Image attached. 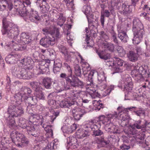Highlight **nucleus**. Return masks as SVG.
I'll list each match as a JSON object with an SVG mask.
<instances>
[{"label":"nucleus","instance_id":"bf43d9fd","mask_svg":"<svg viewBox=\"0 0 150 150\" xmlns=\"http://www.w3.org/2000/svg\"><path fill=\"white\" fill-rule=\"evenodd\" d=\"M123 63L124 61L122 60L119 58H117L116 60L115 64L120 66H122L123 65Z\"/></svg>","mask_w":150,"mask_h":150},{"label":"nucleus","instance_id":"7ed1b4c3","mask_svg":"<svg viewBox=\"0 0 150 150\" xmlns=\"http://www.w3.org/2000/svg\"><path fill=\"white\" fill-rule=\"evenodd\" d=\"M60 76L61 77L64 78L66 80L67 84L64 86L65 90L69 89L70 86L82 88L84 86L83 82L74 75L72 76L69 75L67 76L65 74L62 73Z\"/></svg>","mask_w":150,"mask_h":150},{"label":"nucleus","instance_id":"79ce46f5","mask_svg":"<svg viewBox=\"0 0 150 150\" xmlns=\"http://www.w3.org/2000/svg\"><path fill=\"white\" fill-rule=\"evenodd\" d=\"M85 32L86 33V38L85 40L86 42H87V44H90L91 45L93 44V43L94 42L93 40H91L89 42H88L89 40L88 38L91 36V35H90V34L89 33V31L88 30V28H86L85 29Z\"/></svg>","mask_w":150,"mask_h":150},{"label":"nucleus","instance_id":"338daca9","mask_svg":"<svg viewBox=\"0 0 150 150\" xmlns=\"http://www.w3.org/2000/svg\"><path fill=\"white\" fill-rule=\"evenodd\" d=\"M48 103L50 106L54 108L56 104V101L53 100H50L48 101Z\"/></svg>","mask_w":150,"mask_h":150},{"label":"nucleus","instance_id":"5701e85b","mask_svg":"<svg viewBox=\"0 0 150 150\" xmlns=\"http://www.w3.org/2000/svg\"><path fill=\"white\" fill-rule=\"evenodd\" d=\"M20 40L25 44H28L31 41V37L28 33H22L21 34Z\"/></svg>","mask_w":150,"mask_h":150},{"label":"nucleus","instance_id":"6e6552de","mask_svg":"<svg viewBox=\"0 0 150 150\" xmlns=\"http://www.w3.org/2000/svg\"><path fill=\"white\" fill-rule=\"evenodd\" d=\"M74 93L73 96L74 97V99L71 97H69L66 98L64 100L60 102L59 105L61 107L69 108L76 103V99L80 97V92L79 91L75 92Z\"/></svg>","mask_w":150,"mask_h":150},{"label":"nucleus","instance_id":"39448f33","mask_svg":"<svg viewBox=\"0 0 150 150\" xmlns=\"http://www.w3.org/2000/svg\"><path fill=\"white\" fill-rule=\"evenodd\" d=\"M8 112L9 114L8 117H17L21 116L24 113V109L22 104L9 106Z\"/></svg>","mask_w":150,"mask_h":150},{"label":"nucleus","instance_id":"2eb2a0df","mask_svg":"<svg viewBox=\"0 0 150 150\" xmlns=\"http://www.w3.org/2000/svg\"><path fill=\"white\" fill-rule=\"evenodd\" d=\"M76 128V124H73L71 126L68 125L64 126L62 127L61 129L64 133L69 134L71 133Z\"/></svg>","mask_w":150,"mask_h":150},{"label":"nucleus","instance_id":"a211bd4d","mask_svg":"<svg viewBox=\"0 0 150 150\" xmlns=\"http://www.w3.org/2000/svg\"><path fill=\"white\" fill-rule=\"evenodd\" d=\"M83 11L86 15L88 22H89V19L93 18V15L91 10V7L89 6H83Z\"/></svg>","mask_w":150,"mask_h":150},{"label":"nucleus","instance_id":"4d7b16f0","mask_svg":"<svg viewBox=\"0 0 150 150\" xmlns=\"http://www.w3.org/2000/svg\"><path fill=\"white\" fill-rule=\"evenodd\" d=\"M98 85L96 86V87H98L99 89L101 91L105 89L106 87V85L105 83L104 82L102 83V82H99Z\"/></svg>","mask_w":150,"mask_h":150},{"label":"nucleus","instance_id":"5fc2aeb1","mask_svg":"<svg viewBox=\"0 0 150 150\" xmlns=\"http://www.w3.org/2000/svg\"><path fill=\"white\" fill-rule=\"evenodd\" d=\"M94 104H96L94 105V110L98 111L100 110L101 108H103V104L96 100H94Z\"/></svg>","mask_w":150,"mask_h":150},{"label":"nucleus","instance_id":"c9c22d12","mask_svg":"<svg viewBox=\"0 0 150 150\" xmlns=\"http://www.w3.org/2000/svg\"><path fill=\"white\" fill-rule=\"evenodd\" d=\"M89 135L88 133L87 132H80L78 131L76 132V137L79 139H83L84 137H87Z\"/></svg>","mask_w":150,"mask_h":150},{"label":"nucleus","instance_id":"603ef678","mask_svg":"<svg viewBox=\"0 0 150 150\" xmlns=\"http://www.w3.org/2000/svg\"><path fill=\"white\" fill-rule=\"evenodd\" d=\"M42 123L41 125H42V127L44 128L45 130L47 132L50 133L52 135L53 134V130L51 129V126L47 125L46 126L44 124L42 125Z\"/></svg>","mask_w":150,"mask_h":150},{"label":"nucleus","instance_id":"1a4fd4ad","mask_svg":"<svg viewBox=\"0 0 150 150\" xmlns=\"http://www.w3.org/2000/svg\"><path fill=\"white\" fill-rule=\"evenodd\" d=\"M123 83H122L121 87H124L125 91L128 92H130L133 87V84L132 82L131 77L129 75L127 74L123 75L122 77Z\"/></svg>","mask_w":150,"mask_h":150},{"label":"nucleus","instance_id":"20e7f679","mask_svg":"<svg viewBox=\"0 0 150 150\" xmlns=\"http://www.w3.org/2000/svg\"><path fill=\"white\" fill-rule=\"evenodd\" d=\"M43 32V34L45 35L50 34L53 37L52 39L49 36H46L44 37L40 40V44L43 47H48L50 45H52L55 43V38L54 37L55 33V30L53 29L51 30L50 28L48 27L45 28L42 30Z\"/></svg>","mask_w":150,"mask_h":150},{"label":"nucleus","instance_id":"58836bf2","mask_svg":"<svg viewBox=\"0 0 150 150\" xmlns=\"http://www.w3.org/2000/svg\"><path fill=\"white\" fill-rule=\"evenodd\" d=\"M20 143H17L16 144L18 147H23L26 146L28 144L29 141L28 139L25 137L22 139Z\"/></svg>","mask_w":150,"mask_h":150},{"label":"nucleus","instance_id":"49530a36","mask_svg":"<svg viewBox=\"0 0 150 150\" xmlns=\"http://www.w3.org/2000/svg\"><path fill=\"white\" fill-rule=\"evenodd\" d=\"M1 2L2 4H6L8 5V8L9 10H11L13 8V5L10 0H1Z\"/></svg>","mask_w":150,"mask_h":150},{"label":"nucleus","instance_id":"473e14b6","mask_svg":"<svg viewBox=\"0 0 150 150\" xmlns=\"http://www.w3.org/2000/svg\"><path fill=\"white\" fill-rule=\"evenodd\" d=\"M14 97L16 104H22L21 102L23 99V96L22 95L20 92L16 94Z\"/></svg>","mask_w":150,"mask_h":150},{"label":"nucleus","instance_id":"de8ad7c7","mask_svg":"<svg viewBox=\"0 0 150 150\" xmlns=\"http://www.w3.org/2000/svg\"><path fill=\"white\" fill-rule=\"evenodd\" d=\"M74 72L75 74L77 76H80L81 74V69L80 66L78 64H76L74 67Z\"/></svg>","mask_w":150,"mask_h":150},{"label":"nucleus","instance_id":"a878e982","mask_svg":"<svg viewBox=\"0 0 150 150\" xmlns=\"http://www.w3.org/2000/svg\"><path fill=\"white\" fill-rule=\"evenodd\" d=\"M24 100L25 103L28 104L29 105H34L36 104L38 102V99L35 96L33 97L30 96L28 97Z\"/></svg>","mask_w":150,"mask_h":150},{"label":"nucleus","instance_id":"9d476101","mask_svg":"<svg viewBox=\"0 0 150 150\" xmlns=\"http://www.w3.org/2000/svg\"><path fill=\"white\" fill-rule=\"evenodd\" d=\"M72 113L74 119L76 120H79L86 112L83 109L76 107L73 109Z\"/></svg>","mask_w":150,"mask_h":150},{"label":"nucleus","instance_id":"9b49d317","mask_svg":"<svg viewBox=\"0 0 150 150\" xmlns=\"http://www.w3.org/2000/svg\"><path fill=\"white\" fill-rule=\"evenodd\" d=\"M144 124H142V121L141 120H139L136 122L135 123L132 125L130 127V130L131 133L133 134L137 133L136 132V129H141L143 132V128H144Z\"/></svg>","mask_w":150,"mask_h":150},{"label":"nucleus","instance_id":"09e8293b","mask_svg":"<svg viewBox=\"0 0 150 150\" xmlns=\"http://www.w3.org/2000/svg\"><path fill=\"white\" fill-rule=\"evenodd\" d=\"M111 38L113 42L116 44H118V41L117 37V34L113 30H112L110 32Z\"/></svg>","mask_w":150,"mask_h":150},{"label":"nucleus","instance_id":"ea45409f","mask_svg":"<svg viewBox=\"0 0 150 150\" xmlns=\"http://www.w3.org/2000/svg\"><path fill=\"white\" fill-rule=\"evenodd\" d=\"M67 141L68 144L71 145H73V144H76L77 142L76 139L71 136L68 137Z\"/></svg>","mask_w":150,"mask_h":150},{"label":"nucleus","instance_id":"4468645a","mask_svg":"<svg viewBox=\"0 0 150 150\" xmlns=\"http://www.w3.org/2000/svg\"><path fill=\"white\" fill-rule=\"evenodd\" d=\"M27 17L30 21L36 23H37L38 21L40 19V17L38 15L37 12L34 11H30L29 14L28 13Z\"/></svg>","mask_w":150,"mask_h":150},{"label":"nucleus","instance_id":"8fccbe9b","mask_svg":"<svg viewBox=\"0 0 150 150\" xmlns=\"http://www.w3.org/2000/svg\"><path fill=\"white\" fill-rule=\"evenodd\" d=\"M36 98L39 100H44L45 98V96L41 91H38L36 92Z\"/></svg>","mask_w":150,"mask_h":150},{"label":"nucleus","instance_id":"4c0bfd02","mask_svg":"<svg viewBox=\"0 0 150 150\" xmlns=\"http://www.w3.org/2000/svg\"><path fill=\"white\" fill-rule=\"evenodd\" d=\"M32 59L30 57H28L26 58H24L20 60V62L23 64L25 65L30 64L31 62Z\"/></svg>","mask_w":150,"mask_h":150},{"label":"nucleus","instance_id":"864d4df0","mask_svg":"<svg viewBox=\"0 0 150 150\" xmlns=\"http://www.w3.org/2000/svg\"><path fill=\"white\" fill-rule=\"evenodd\" d=\"M144 128H143V132L147 130L150 131V122H148L146 121H144L143 122Z\"/></svg>","mask_w":150,"mask_h":150},{"label":"nucleus","instance_id":"6e6d98bb","mask_svg":"<svg viewBox=\"0 0 150 150\" xmlns=\"http://www.w3.org/2000/svg\"><path fill=\"white\" fill-rule=\"evenodd\" d=\"M53 115L50 116V121L53 123L54 120L59 115V112H54L53 113Z\"/></svg>","mask_w":150,"mask_h":150},{"label":"nucleus","instance_id":"72a5a7b5","mask_svg":"<svg viewBox=\"0 0 150 150\" xmlns=\"http://www.w3.org/2000/svg\"><path fill=\"white\" fill-rule=\"evenodd\" d=\"M130 6L129 5H127L125 4H123L122 13L124 15H127L132 11V10L131 9H130Z\"/></svg>","mask_w":150,"mask_h":150},{"label":"nucleus","instance_id":"c03bdc74","mask_svg":"<svg viewBox=\"0 0 150 150\" xmlns=\"http://www.w3.org/2000/svg\"><path fill=\"white\" fill-rule=\"evenodd\" d=\"M30 84L36 92L40 90V88L39 86L40 84L39 83L33 81L31 82Z\"/></svg>","mask_w":150,"mask_h":150},{"label":"nucleus","instance_id":"7c9ffc66","mask_svg":"<svg viewBox=\"0 0 150 150\" xmlns=\"http://www.w3.org/2000/svg\"><path fill=\"white\" fill-rule=\"evenodd\" d=\"M127 56L129 59L132 62H135L138 59L137 54L133 51L129 52Z\"/></svg>","mask_w":150,"mask_h":150},{"label":"nucleus","instance_id":"774afa93","mask_svg":"<svg viewBox=\"0 0 150 150\" xmlns=\"http://www.w3.org/2000/svg\"><path fill=\"white\" fill-rule=\"evenodd\" d=\"M100 35L105 40H107L109 39V37L107 34L105 33L104 31L101 32Z\"/></svg>","mask_w":150,"mask_h":150},{"label":"nucleus","instance_id":"f8f14e48","mask_svg":"<svg viewBox=\"0 0 150 150\" xmlns=\"http://www.w3.org/2000/svg\"><path fill=\"white\" fill-rule=\"evenodd\" d=\"M136 108V107H131L127 108H125L122 106H119L117 108V110L119 111V112L118 114H117V112H115L113 114H110L109 116L112 119L118 118L119 117L120 114L121 112H121H124V111H126L127 110H134Z\"/></svg>","mask_w":150,"mask_h":150},{"label":"nucleus","instance_id":"6ab92c4d","mask_svg":"<svg viewBox=\"0 0 150 150\" xmlns=\"http://www.w3.org/2000/svg\"><path fill=\"white\" fill-rule=\"evenodd\" d=\"M32 122L28 121L23 118H20L19 120L18 125L22 128H26L27 130L28 127L32 126Z\"/></svg>","mask_w":150,"mask_h":150},{"label":"nucleus","instance_id":"bb28decb","mask_svg":"<svg viewBox=\"0 0 150 150\" xmlns=\"http://www.w3.org/2000/svg\"><path fill=\"white\" fill-rule=\"evenodd\" d=\"M96 52L99 57L102 59L106 60L110 57V54L106 53L105 51H100L96 50Z\"/></svg>","mask_w":150,"mask_h":150},{"label":"nucleus","instance_id":"2f4dec72","mask_svg":"<svg viewBox=\"0 0 150 150\" xmlns=\"http://www.w3.org/2000/svg\"><path fill=\"white\" fill-rule=\"evenodd\" d=\"M102 13V12L100 18V21L102 25L103 26L104 24V16H105L107 17H109L110 15V12L109 11V10H103V14Z\"/></svg>","mask_w":150,"mask_h":150},{"label":"nucleus","instance_id":"f257e3e1","mask_svg":"<svg viewBox=\"0 0 150 150\" xmlns=\"http://www.w3.org/2000/svg\"><path fill=\"white\" fill-rule=\"evenodd\" d=\"M2 23L4 28L2 30L3 34H7L9 37L16 39L19 35L18 26L11 22H7L5 18L3 19Z\"/></svg>","mask_w":150,"mask_h":150},{"label":"nucleus","instance_id":"0e129e2a","mask_svg":"<svg viewBox=\"0 0 150 150\" xmlns=\"http://www.w3.org/2000/svg\"><path fill=\"white\" fill-rule=\"evenodd\" d=\"M54 142L48 144L44 148V150H51L52 149H54Z\"/></svg>","mask_w":150,"mask_h":150},{"label":"nucleus","instance_id":"393cba45","mask_svg":"<svg viewBox=\"0 0 150 150\" xmlns=\"http://www.w3.org/2000/svg\"><path fill=\"white\" fill-rule=\"evenodd\" d=\"M27 131L29 134L32 135L35 137H36L39 132V130L35 129L33 125L30 127H28Z\"/></svg>","mask_w":150,"mask_h":150},{"label":"nucleus","instance_id":"f03ea898","mask_svg":"<svg viewBox=\"0 0 150 150\" xmlns=\"http://www.w3.org/2000/svg\"><path fill=\"white\" fill-rule=\"evenodd\" d=\"M143 25L138 18H135L133 21V31L134 37L133 43L134 44H138L140 42L144 34Z\"/></svg>","mask_w":150,"mask_h":150},{"label":"nucleus","instance_id":"c85d7f7f","mask_svg":"<svg viewBox=\"0 0 150 150\" xmlns=\"http://www.w3.org/2000/svg\"><path fill=\"white\" fill-rule=\"evenodd\" d=\"M67 7L69 10H74L75 6L73 2V0H64Z\"/></svg>","mask_w":150,"mask_h":150},{"label":"nucleus","instance_id":"423d86ee","mask_svg":"<svg viewBox=\"0 0 150 150\" xmlns=\"http://www.w3.org/2000/svg\"><path fill=\"white\" fill-rule=\"evenodd\" d=\"M134 69L132 71L131 75L135 81L138 82L144 80V78L142 76V74H147L148 76L149 74L147 72L146 70L144 69L142 67H139L137 65L134 66Z\"/></svg>","mask_w":150,"mask_h":150},{"label":"nucleus","instance_id":"e2e57ef3","mask_svg":"<svg viewBox=\"0 0 150 150\" xmlns=\"http://www.w3.org/2000/svg\"><path fill=\"white\" fill-rule=\"evenodd\" d=\"M135 113L137 116H140L142 115H144L145 112L144 110L140 109L135 112Z\"/></svg>","mask_w":150,"mask_h":150},{"label":"nucleus","instance_id":"a19ab883","mask_svg":"<svg viewBox=\"0 0 150 150\" xmlns=\"http://www.w3.org/2000/svg\"><path fill=\"white\" fill-rule=\"evenodd\" d=\"M117 50L120 57H123L125 55L126 52L125 50L122 46H118L117 47Z\"/></svg>","mask_w":150,"mask_h":150},{"label":"nucleus","instance_id":"412c9836","mask_svg":"<svg viewBox=\"0 0 150 150\" xmlns=\"http://www.w3.org/2000/svg\"><path fill=\"white\" fill-rule=\"evenodd\" d=\"M22 95L23 96V99L25 100L30 97V95L31 93V89L26 87H24L22 88L20 91Z\"/></svg>","mask_w":150,"mask_h":150},{"label":"nucleus","instance_id":"13d9d810","mask_svg":"<svg viewBox=\"0 0 150 150\" xmlns=\"http://www.w3.org/2000/svg\"><path fill=\"white\" fill-rule=\"evenodd\" d=\"M67 39L69 45L70 46H72V43L71 42V41H72L73 38V37L70 35L69 33H68V32L67 34Z\"/></svg>","mask_w":150,"mask_h":150},{"label":"nucleus","instance_id":"0eeeda50","mask_svg":"<svg viewBox=\"0 0 150 150\" xmlns=\"http://www.w3.org/2000/svg\"><path fill=\"white\" fill-rule=\"evenodd\" d=\"M12 73L15 76L21 79H28L31 77V73L30 71H27L25 69L19 67H15Z\"/></svg>","mask_w":150,"mask_h":150},{"label":"nucleus","instance_id":"4be33fe9","mask_svg":"<svg viewBox=\"0 0 150 150\" xmlns=\"http://www.w3.org/2000/svg\"><path fill=\"white\" fill-rule=\"evenodd\" d=\"M52 82L53 80L52 78L47 77L42 79V83L45 88L49 89L51 88Z\"/></svg>","mask_w":150,"mask_h":150},{"label":"nucleus","instance_id":"e433bc0d","mask_svg":"<svg viewBox=\"0 0 150 150\" xmlns=\"http://www.w3.org/2000/svg\"><path fill=\"white\" fill-rule=\"evenodd\" d=\"M37 71L38 72V74H44L45 72V70L47 68L44 66L38 65L36 66Z\"/></svg>","mask_w":150,"mask_h":150},{"label":"nucleus","instance_id":"a18cd8bd","mask_svg":"<svg viewBox=\"0 0 150 150\" xmlns=\"http://www.w3.org/2000/svg\"><path fill=\"white\" fill-rule=\"evenodd\" d=\"M6 61L9 64H13L15 62V57L13 55H8L6 57Z\"/></svg>","mask_w":150,"mask_h":150},{"label":"nucleus","instance_id":"3c124183","mask_svg":"<svg viewBox=\"0 0 150 150\" xmlns=\"http://www.w3.org/2000/svg\"><path fill=\"white\" fill-rule=\"evenodd\" d=\"M17 133L16 132H12L10 134V137L12 140V141L15 143V144L17 142Z\"/></svg>","mask_w":150,"mask_h":150},{"label":"nucleus","instance_id":"37998d69","mask_svg":"<svg viewBox=\"0 0 150 150\" xmlns=\"http://www.w3.org/2000/svg\"><path fill=\"white\" fill-rule=\"evenodd\" d=\"M65 21V18L62 15H60L58 18L57 25L60 27L62 26Z\"/></svg>","mask_w":150,"mask_h":150},{"label":"nucleus","instance_id":"f3484780","mask_svg":"<svg viewBox=\"0 0 150 150\" xmlns=\"http://www.w3.org/2000/svg\"><path fill=\"white\" fill-rule=\"evenodd\" d=\"M118 37L122 42L125 43L127 42L128 40V37L126 33L121 28L118 29Z\"/></svg>","mask_w":150,"mask_h":150},{"label":"nucleus","instance_id":"dca6fc26","mask_svg":"<svg viewBox=\"0 0 150 150\" xmlns=\"http://www.w3.org/2000/svg\"><path fill=\"white\" fill-rule=\"evenodd\" d=\"M119 117L118 119H120L121 121L122 126L127 125L128 122L129 116L126 113L123 112L122 114L121 113L122 112L120 111Z\"/></svg>","mask_w":150,"mask_h":150},{"label":"nucleus","instance_id":"cd10ccee","mask_svg":"<svg viewBox=\"0 0 150 150\" xmlns=\"http://www.w3.org/2000/svg\"><path fill=\"white\" fill-rule=\"evenodd\" d=\"M94 142L98 144H101L103 146L109 144V142L106 141L102 137H94Z\"/></svg>","mask_w":150,"mask_h":150},{"label":"nucleus","instance_id":"c756f323","mask_svg":"<svg viewBox=\"0 0 150 150\" xmlns=\"http://www.w3.org/2000/svg\"><path fill=\"white\" fill-rule=\"evenodd\" d=\"M13 48L16 51H23L26 48V45L21 44H15L13 45Z\"/></svg>","mask_w":150,"mask_h":150},{"label":"nucleus","instance_id":"680f3d73","mask_svg":"<svg viewBox=\"0 0 150 150\" xmlns=\"http://www.w3.org/2000/svg\"><path fill=\"white\" fill-rule=\"evenodd\" d=\"M52 86L54 88L56 89L59 88V87L58 85V81L57 80H54V81H53Z\"/></svg>","mask_w":150,"mask_h":150},{"label":"nucleus","instance_id":"f704fd0d","mask_svg":"<svg viewBox=\"0 0 150 150\" xmlns=\"http://www.w3.org/2000/svg\"><path fill=\"white\" fill-rule=\"evenodd\" d=\"M102 46L104 48L108 49L111 52L113 51L115 48L113 44L111 43H107L104 42H102Z\"/></svg>","mask_w":150,"mask_h":150},{"label":"nucleus","instance_id":"aec40b11","mask_svg":"<svg viewBox=\"0 0 150 150\" xmlns=\"http://www.w3.org/2000/svg\"><path fill=\"white\" fill-rule=\"evenodd\" d=\"M32 122L28 121L23 118H20L19 120L18 125L22 128H26L27 130L28 127L32 126Z\"/></svg>","mask_w":150,"mask_h":150},{"label":"nucleus","instance_id":"052dcab7","mask_svg":"<svg viewBox=\"0 0 150 150\" xmlns=\"http://www.w3.org/2000/svg\"><path fill=\"white\" fill-rule=\"evenodd\" d=\"M59 50L63 54H64L67 53V49L64 46L61 45L59 46Z\"/></svg>","mask_w":150,"mask_h":150},{"label":"nucleus","instance_id":"69168bd1","mask_svg":"<svg viewBox=\"0 0 150 150\" xmlns=\"http://www.w3.org/2000/svg\"><path fill=\"white\" fill-rule=\"evenodd\" d=\"M25 137L23 134L19 133H17V141H21Z\"/></svg>","mask_w":150,"mask_h":150},{"label":"nucleus","instance_id":"ddd939ff","mask_svg":"<svg viewBox=\"0 0 150 150\" xmlns=\"http://www.w3.org/2000/svg\"><path fill=\"white\" fill-rule=\"evenodd\" d=\"M96 73L97 75L98 79L99 82H104L106 81V76L102 68H99L96 71L94 70V74Z\"/></svg>","mask_w":150,"mask_h":150},{"label":"nucleus","instance_id":"b1692460","mask_svg":"<svg viewBox=\"0 0 150 150\" xmlns=\"http://www.w3.org/2000/svg\"><path fill=\"white\" fill-rule=\"evenodd\" d=\"M94 74V71H92L90 72V74H88V80L90 82V83L89 84H88V86H91L92 87H88V90L89 91H91L93 93H94L93 91V87H92L94 85L93 84V75Z\"/></svg>","mask_w":150,"mask_h":150}]
</instances>
